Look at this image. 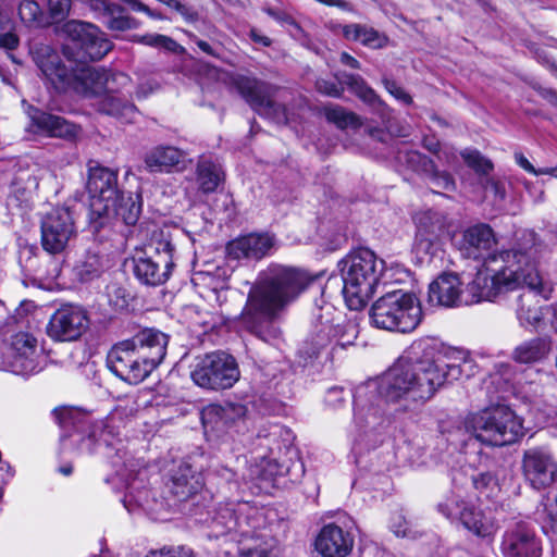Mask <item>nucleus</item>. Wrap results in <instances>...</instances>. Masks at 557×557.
<instances>
[{"label":"nucleus","instance_id":"f257e3e1","mask_svg":"<svg viewBox=\"0 0 557 557\" xmlns=\"http://www.w3.org/2000/svg\"><path fill=\"white\" fill-rule=\"evenodd\" d=\"M460 364L435 358L428 341L414 342L377 382L358 387L354 399L355 442L371 437L385 422L383 403L431 399L445 382L460 379Z\"/></svg>","mask_w":557,"mask_h":557},{"label":"nucleus","instance_id":"f03ea898","mask_svg":"<svg viewBox=\"0 0 557 557\" xmlns=\"http://www.w3.org/2000/svg\"><path fill=\"white\" fill-rule=\"evenodd\" d=\"M496 244L493 228L488 224L478 223L463 231L459 249L466 258L482 260L483 267L478 272H487L493 283L505 281L497 284L500 289L512 288L525 277L535 278L533 274L521 272L523 262L539 258L541 243L535 232H518L509 249L494 250Z\"/></svg>","mask_w":557,"mask_h":557},{"label":"nucleus","instance_id":"7ed1b4c3","mask_svg":"<svg viewBox=\"0 0 557 557\" xmlns=\"http://www.w3.org/2000/svg\"><path fill=\"white\" fill-rule=\"evenodd\" d=\"M313 280L305 270L278 264L269 267L248 294L240 317L243 325L264 342L278 337L280 330L272 321Z\"/></svg>","mask_w":557,"mask_h":557},{"label":"nucleus","instance_id":"20e7f679","mask_svg":"<svg viewBox=\"0 0 557 557\" xmlns=\"http://www.w3.org/2000/svg\"><path fill=\"white\" fill-rule=\"evenodd\" d=\"M30 54L42 75L59 91L73 90L97 102L107 91H115V85L128 87L131 78L122 72H110L90 66L66 65L49 45L35 44Z\"/></svg>","mask_w":557,"mask_h":557},{"label":"nucleus","instance_id":"39448f33","mask_svg":"<svg viewBox=\"0 0 557 557\" xmlns=\"http://www.w3.org/2000/svg\"><path fill=\"white\" fill-rule=\"evenodd\" d=\"M168 344L165 333L156 329L141 330L109 350L107 366L121 380L138 384L162 362Z\"/></svg>","mask_w":557,"mask_h":557},{"label":"nucleus","instance_id":"423d86ee","mask_svg":"<svg viewBox=\"0 0 557 557\" xmlns=\"http://www.w3.org/2000/svg\"><path fill=\"white\" fill-rule=\"evenodd\" d=\"M339 320V313L332 304L323 299L314 304L309 333L298 350L306 362L314 359L332 361L339 351L354 344L356 326Z\"/></svg>","mask_w":557,"mask_h":557},{"label":"nucleus","instance_id":"0eeeda50","mask_svg":"<svg viewBox=\"0 0 557 557\" xmlns=\"http://www.w3.org/2000/svg\"><path fill=\"white\" fill-rule=\"evenodd\" d=\"M343 296L350 310H361L373 296L384 261L368 248L349 252L341 262Z\"/></svg>","mask_w":557,"mask_h":557},{"label":"nucleus","instance_id":"6e6552de","mask_svg":"<svg viewBox=\"0 0 557 557\" xmlns=\"http://www.w3.org/2000/svg\"><path fill=\"white\" fill-rule=\"evenodd\" d=\"M497 284L500 282L493 283L487 272H476L473 280L463 287L458 274L445 272L429 285L428 300L431 305L447 308L493 301L502 290Z\"/></svg>","mask_w":557,"mask_h":557},{"label":"nucleus","instance_id":"1a4fd4ad","mask_svg":"<svg viewBox=\"0 0 557 557\" xmlns=\"http://www.w3.org/2000/svg\"><path fill=\"white\" fill-rule=\"evenodd\" d=\"M463 425L466 432L491 446L510 445L523 435L522 420L504 404L468 414Z\"/></svg>","mask_w":557,"mask_h":557},{"label":"nucleus","instance_id":"9d476101","mask_svg":"<svg viewBox=\"0 0 557 557\" xmlns=\"http://www.w3.org/2000/svg\"><path fill=\"white\" fill-rule=\"evenodd\" d=\"M422 319L421 306L411 293L403 289L386 292L371 307L372 324L389 332L410 333Z\"/></svg>","mask_w":557,"mask_h":557},{"label":"nucleus","instance_id":"9b49d317","mask_svg":"<svg viewBox=\"0 0 557 557\" xmlns=\"http://www.w3.org/2000/svg\"><path fill=\"white\" fill-rule=\"evenodd\" d=\"M537 259L528 260L525 264H521L522 271L525 274H533L535 278L525 277L520 281L517 286L508 289H503L499 295L508 292L519 290L511 300V308L513 309L519 324L524 327H537L543 320V308L541 305V296L547 298V290L544 287L542 278L535 268Z\"/></svg>","mask_w":557,"mask_h":557},{"label":"nucleus","instance_id":"f8f14e48","mask_svg":"<svg viewBox=\"0 0 557 557\" xmlns=\"http://www.w3.org/2000/svg\"><path fill=\"white\" fill-rule=\"evenodd\" d=\"M45 357L37 339L29 333L20 332L9 344L0 346V370L17 375H33L44 368Z\"/></svg>","mask_w":557,"mask_h":557},{"label":"nucleus","instance_id":"ddd939ff","mask_svg":"<svg viewBox=\"0 0 557 557\" xmlns=\"http://www.w3.org/2000/svg\"><path fill=\"white\" fill-rule=\"evenodd\" d=\"M257 512V508L248 502L219 505L210 520L208 537L220 539L228 535L234 541L237 536L249 534L256 528Z\"/></svg>","mask_w":557,"mask_h":557},{"label":"nucleus","instance_id":"4468645a","mask_svg":"<svg viewBox=\"0 0 557 557\" xmlns=\"http://www.w3.org/2000/svg\"><path fill=\"white\" fill-rule=\"evenodd\" d=\"M193 381L202 388L225 389L239 379L235 358L224 351H214L200 358L191 371Z\"/></svg>","mask_w":557,"mask_h":557},{"label":"nucleus","instance_id":"2eb2a0df","mask_svg":"<svg viewBox=\"0 0 557 557\" xmlns=\"http://www.w3.org/2000/svg\"><path fill=\"white\" fill-rule=\"evenodd\" d=\"M174 246L169 240H160L151 245L144 256L134 258V274L136 278L148 286L164 284L174 268Z\"/></svg>","mask_w":557,"mask_h":557},{"label":"nucleus","instance_id":"dca6fc26","mask_svg":"<svg viewBox=\"0 0 557 557\" xmlns=\"http://www.w3.org/2000/svg\"><path fill=\"white\" fill-rule=\"evenodd\" d=\"M55 421L59 423L61 429L64 431L61 434L60 440L63 446L66 442L77 444V450L82 454H92L97 446L104 444L106 446H113V434L108 425L99 422L92 425L87 436L78 430L83 425H79L74 419V412L67 408L54 409L52 412Z\"/></svg>","mask_w":557,"mask_h":557},{"label":"nucleus","instance_id":"f3484780","mask_svg":"<svg viewBox=\"0 0 557 557\" xmlns=\"http://www.w3.org/2000/svg\"><path fill=\"white\" fill-rule=\"evenodd\" d=\"M499 550L504 557H542L543 541L530 521L515 518L505 527Z\"/></svg>","mask_w":557,"mask_h":557},{"label":"nucleus","instance_id":"a211bd4d","mask_svg":"<svg viewBox=\"0 0 557 557\" xmlns=\"http://www.w3.org/2000/svg\"><path fill=\"white\" fill-rule=\"evenodd\" d=\"M87 190L90 196V215L102 219L114 206V199L121 193L117 189L116 172L100 165L89 166Z\"/></svg>","mask_w":557,"mask_h":557},{"label":"nucleus","instance_id":"6ab92c4d","mask_svg":"<svg viewBox=\"0 0 557 557\" xmlns=\"http://www.w3.org/2000/svg\"><path fill=\"white\" fill-rule=\"evenodd\" d=\"M235 87L240 96L260 115L282 124L287 122L286 108L270 98V87L267 83L253 77L238 76Z\"/></svg>","mask_w":557,"mask_h":557},{"label":"nucleus","instance_id":"aec40b11","mask_svg":"<svg viewBox=\"0 0 557 557\" xmlns=\"http://www.w3.org/2000/svg\"><path fill=\"white\" fill-rule=\"evenodd\" d=\"M521 469L524 479L535 490L550 486L557 480V460L546 447H531L523 451Z\"/></svg>","mask_w":557,"mask_h":557},{"label":"nucleus","instance_id":"412c9836","mask_svg":"<svg viewBox=\"0 0 557 557\" xmlns=\"http://www.w3.org/2000/svg\"><path fill=\"white\" fill-rule=\"evenodd\" d=\"M76 234L73 216L67 208H55L41 222V246L51 253L63 252Z\"/></svg>","mask_w":557,"mask_h":557},{"label":"nucleus","instance_id":"4be33fe9","mask_svg":"<svg viewBox=\"0 0 557 557\" xmlns=\"http://www.w3.org/2000/svg\"><path fill=\"white\" fill-rule=\"evenodd\" d=\"M88 324L87 312L82 307L65 305L51 315L47 334L58 342H73L87 331Z\"/></svg>","mask_w":557,"mask_h":557},{"label":"nucleus","instance_id":"5701e85b","mask_svg":"<svg viewBox=\"0 0 557 557\" xmlns=\"http://www.w3.org/2000/svg\"><path fill=\"white\" fill-rule=\"evenodd\" d=\"M63 29L92 61L102 59L113 47L107 35L95 24L72 20L65 23Z\"/></svg>","mask_w":557,"mask_h":557},{"label":"nucleus","instance_id":"b1692460","mask_svg":"<svg viewBox=\"0 0 557 557\" xmlns=\"http://www.w3.org/2000/svg\"><path fill=\"white\" fill-rule=\"evenodd\" d=\"M354 546V536L335 523L324 525L315 539V549L323 557H346Z\"/></svg>","mask_w":557,"mask_h":557},{"label":"nucleus","instance_id":"393cba45","mask_svg":"<svg viewBox=\"0 0 557 557\" xmlns=\"http://www.w3.org/2000/svg\"><path fill=\"white\" fill-rule=\"evenodd\" d=\"M274 236L269 233H251L228 243L226 249L234 259L259 260L274 247Z\"/></svg>","mask_w":557,"mask_h":557},{"label":"nucleus","instance_id":"a878e982","mask_svg":"<svg viewBox=\"0 0 557 557\" xmlns=\"http://www.w3.org/2000/svg\"><path fill=\"white\" fill-rule=\"evenodd\" d=\"M462 527L472 535L487 543H492L499 530V524L491 510H484L470 505L463 509L461 516Z\"/></svg>","mask_w":557,"mask_h":557},{"label":"nucleus","instance_id":"bb28decb","mask_svg":"<svg viewBox=\"0 0 557 557\" xmlns=\"http://www.w3.org/2000/svg\"><path fill=\"white\" fill-rule=\"evenodd\" d=\"M27 115L32 121V125L37 128L38 133L46 134L50 137L72 139L76 137L78 133L76 125L65 119L44 112L33 106H28Z\"/></svg>","mask_w":557,"mask_h":557},{"label":"nucleus","instance_id":"cd10ccee","mask_svg":"<svg viewBox=\"0 0 557 557\" xmlns=\"http://www.w3.org/2000/svg\"><path fill=\"white\" fill-rule=\"evenodd\" d=\"M186 153L173 146H157L146 152L145 168L150 173H169L185 162Z\"/></svg>","mask_w":557,"mask_h":557},{"label":"nucleus","instance_id":"c85d7f7f","mask_svg":"<svg viewBox=\"0 0 557 557\" xmlns=\"http://www.w3.org/2000/svg\"><path fill=\"white\" fill-rule=\"evenodd\" d=\"M125 88L126 87L115 85V91H107L97 102H94L92 104L101 113L111 115L122 121L123 123H132L137 115V110L128 99L120 95V89Z\"/></svg>","mask_w":557,"mask_h":557},{"label":"nucleus","instance_id":"c756f323","mask_svg":"<svg viewBox=\"0 0 557 557\" xmlns=\"http://www.w3.org/2000/svg\"><path fill=\"white\" fill-rule=\"evenodd\" d=\"M332 29L334 32L339 30L346 40L360 42L371 49H382L388 44V37L385 34L366 24H338Z\"/></svg>","mask_w":557,"mask_h":557},{"label":"nucleus","instance_id":"7c9ffc66","mask_svg":"<svg viewBox=\"0 0 557 557\" xmlns=\"http://www.w3.org/2000/svg\"><path fill=\"white\" fill-rule=\"evenodd\" d=\"M407 162L412 170L425 174L433 186L445 190L455 189V182L451 175L446 171H440L434 161L429 157L418 151H411L407 153Z\"/></svg>","mask_w":557,"mask_h":557},{"label":"nucleus","instance_id":"2f4dec72","mask_svg":"<svg viewBox=\"0 0 557 557\" xmlns=\"http://www.w3.org/2000/svg\"><path fill=\"white\" fill-rule=\"evenodd\" d=\"M202 485L201 476L194 473L189 465L183 463L172 475L170 491L180 502H184L197 494Z\"/></svg>","mask_w":557,"mask_h":557},{"label":"nucleus","instance_id":"473e14b6","mask_svg":"<svg viewBox=\"0 0 557 557\" xmlns=\"http://www.w3.org/2000/svg\"><path fill=\"white\" fill-rule=\"evenodd\" d=\"M552 341L548 337H534L522 342L512 350V359L518 363H537L548 357Z\"/></svg>","mask_w":557,"mask_h":557},{"label":"nucleus","instance_id":"72a5a7b5","mask_svg":"<svg viewBox=\"0 0 557 557\" xmlns=\"http://www.w3.org/2000/svg\"><path fill=\"white\" fill-rule=\"evenodd\" d=\"M141 212V202L138 195L124 193L119 194V198L114 199V206L108 210V214L103 218L111 215L120 218L126 225H135Z\"/></svg>","mask_w":557,"mask_h":557},{"label":"nucleus","instance_id":"f704fd0d","mask_svg":"<svg viewBox=\"0 0 557 557\" xmlns=\"http://www.w3.org/2000/svg\"><path fill=\"white\" fill-rule=\"evenodd\" d=\"M250 531L249 534L236 537L238 542L239 557H271L274 547L273 540L265 535H253Z\"/></svg>","mask_w":557,"mask_h":557},{"label":"nucleus","instance_id":"c9c22d12","mask_svg":"<svg viewBox=\"0 0 557 557\" xmlns=\"http://www.w3.org/2000/svg\"><path fill=\"white\" fill-rule=\"evenodd\" d=\"M222 178L223 171L219 164L210 159L199 160L197 164V182L203 193H213Z\"/></svg>","mask_w":557,"mask_h":557},{"label":"nucleus","instance_id":"e433bc0d","mask_svg":"<svg viewBox=\"0 0 557 557\" xmlns=\"http://www.w3.org/2000/svg\"><path fill=\"white\" fill-rule=\"evenodd\" d=\"M336 81L344 87L354 92L362 101L369 104H375L380 101L376 92L367 84V82L357 74H350L346 72L337 73L335 75Z\"/></svg>","mask_w":557,"mask_h":557},{"label":"nucleus","instance_id":"4c0bfd02","mask_svg":"<svg viewBox=\"0 0 557 557\" xmlns=\"http://www.w3.org/2000/svg\"><path fill=\"white\" fill-rule=\"evenodd\" d=\"M103 271L104 264L101 257L90 251L86 252L73 269L74 275L82 283L90 282L99 277Z\"/></svg>","mask_w":557,"mask_h":557},{"label":"nucleus","instance_id":"58836bf2","mask_svg":"<svg viewBox=\"0 0 557 557\" xmlns=\"http://www.w3.org/2000/svg\"><path fill=\"white\" fill-rule=\"evenodd\" d=\"M106 26L110 30L125 32L139 27V22L126 13V10L120 4H114L109 9L106 16Z\"/></svg>","mask_w":557,"mask_h":557},{"label":"nucleus","instance_id":"ea45409f","mask_svg":"<svg viewBox=\"0 0 557 557\" xmlns=\"http://www.w3.org/2000/svg\"><path fill=\"white\" fill-rule=\"evenodd\" d=\"M416 235L440 237L444 227L441 215L432 210L420 212L416 215Z\"/></svg>","mask_w":557,"mask_h":557},{"label":"nucleus","instance_id":"a19ab883","mask_svg":"<svg viewBox=\"0 0 557 557\" xmlns=\"http://www.w3.org/2000/svg\"><path fill=\"white\" fill-rule=\"evenodd\" d=\"M470 503L463 500L459 495L450 493L437 504V511L448 520L461 522L463 509L470 507Z\"/></svg>","mask_w":557,"mask_h":557},{"label":"nucleus","instance_id":"79ce46f5","mask_svg":"<svg viewBox=\"0 0 557 557\" xmlns=\"http://www.w3.org/2000/svg\"><path fill=\"white\" fill-rule=\"evenodd\" d=\"M325 117L329 122L334 123L337 127L345 129L347 127L357 128L361 126L358 115L347 111L339 106H329L324 108Z\"/></svg>","mask_w":557,"mask_h":557},{"label":"nucleus","instance_id":"37998d69","mask_svg":"<svg viewBox=\"0 0 557 557\" xmlns=\"http://www.w3.org/2000/svg\"><path fill=\"white\" fill-rule=\"evenodd\" d=\"M461 157L466 164L471 168L480 178L490 176L494 165L492 161L485 158L480 151L475 149H466L461 152Z\"/></svg>","mask_w":557,"mask_h":557},{"label":"nucleus","instance_id":"c03bdc74","mask_svg":"<svg viewBox=\"0 0 557 557\" xmlns=\"http://www.w3.org/2000/svg\"><path fill=\"white\" fill-rule=\"evenodd\" d=\"M413 250L421 261H432L441 250L440 237L416 235Z\"/></svg>","mask_w":557,"mask_h":557},{"label":"nucleus","instance_id":"a18cd8bd","mask_svg":"<svg viewBox=\"0 0 557 557\" xmlns=\"http://www.w3.org/2000/svg\"><path fill=\"white\" fill-rule=\"evenodd\" d=\"M106 297L108 305L116 312L125 310L131 299L129 293L119 283H110L106 287Z\"/></svg>","mask_w":557,"mask_h":557},{"label":"nucleus","instance_id":"49530a36","mask_svg":"<svg viewBox=\"0 0 557 557\" xmlns=\"http://www.w3.org/2000/svg\"><path fill=\"white\" fill-rule=\"evenodd\" d=\"M134 41L150 47H161L169 51H174L177 47V44L174 39L160 34H147L143 36L135 35Z\"/></svg>","mask_w":557,"mask_h":557},{"label":"nucleus","instance_id":"de8ad7c7","mask_svg":"<svg viewBox=\"0 0 557 557\" xmlns=\"http://www.w3.org/2000/svg\"><path fill=\"white\" fill-rule=\"evenodd\" d=\"M18 14L28 24H40L42 22V11L39 4L33 0L22 1L18 7Z\"/></svg>","mask_w":557,"mask_h":557},{"label":"nucleus","instance_id":"09e8293b","mask_svg":"<svg viewBox=\"0 0 557 557\" xmlns=\"http://www.w3.org/2000/svg\"><path fill=\"white\" fill-rule=\"evenodd\" d=\"M257 468H260L257 475L265 481L272 480L276 475H282L284 470L283 466H281L275 458L271 457H262Z\"/></svg>","mask_w":557,"mask_h":557},{"label":"nucleus","instance_id":"8fccbe9b","mask_svg":"<svg viewBox=\"0 0 557 557\" xmlns=\"http://www.w3.org/2000/svg\"><path fill=\"white\" fill-rule=\"evenodd\" d=\"M480 185L484 190L491 191L496 200L503 201L506 197L505 183L495 176H485L480 178Z\"/></svg>","mask_w":557,"mask_h":557},{"label":"nucleus","instance_id":"3c124183","mask_svg":"<svg viewBox=\"0 0 557 557\" xmlns=\"http://www.w3.org/2000/svg\"><path fill=\"white\" fill-rule=\"evenodd\" d=\"M472 483L480 493L493 492L497 488V480L491 472H481L473 475Z\"/></svg>","mask_w":557,"mask_h":557},{"label":"nucleus","instance_id":"603ef678","mask_svg":"<svg viewBox=\"0 0 557 557\" xmlns=\"http://www.w3.org/2000/svg\"><path fill=\"white\" fill-rule=\"evenodd\" d=\"M315 89L325 96L333 98H341L344 92V87L337 82L318 78L315 81Z\"/></svg>","mask_w":557,"mask_h":557},{"label":"nucleus","instance_id":"864d4df0","mask_svg":"<svg viewBox=\"0 0 557 557\" xmlns=\"http://www.w3.org/2000/svg\"><path fill=\"white\" fill-rule=\"evenodd\" d=\"M146 557H197L190 548L184 546L163 547L151 550Z\"/></svg>","mask_w":557,"mask_h":557},{"label":"nucleus","instance_id":"5fc2aeb1","mask_svg":"<svg viewBox=\"0 0 557 557\" xmlns=\"http://www.w3.org/2000/svg\"><path fill=\"white\" fill-rule=\"evenodd\" d=\"M382 83L385 89L397 100L404 102L405 104H411L412 98L409 94L405 91L394 79L388 77H383Z\"/></svg>","mask_w":557,"mask_h":557},{"label":"nucleus","instance_id":"6e6d98bb","mask_svg":"<svg viewBox=\"0 0 557 557\" xmlns=\"http://www.w3.org/2000/svg\"><path fill=\"white\" fill-rule=\"evenodd\" d=\"M433 151L438 161L445 163L449 168H454L458 161L456 152L448 147H440L437 144L428 147Z\"/></svg>","mask_w":557,"mask_h":557},{"label":"nucleus","instance_id":"4d7b16f0","mask_svg":"<svg viewBox=\"0 0 557 557\" xmlns=\"http://www.w3.org/2000/svg\"><path fill=\"white\" fill-rule=\"evenodd\" d=\"M166 7L175 10L188 23H194L198 20V13L180 0H170Z\"/></svg>","mask_w":557,"mask_h":557},{"label":"nucleus","instance_id":"13d9d810","mask_svg":"<svg viewBox=\"0 0 557 557\" xmlns=\"http://www.w3.org/2000/svg\"><path fill=\"white\" fill-rule=\"evenodd\" d=\"M72 0H48L51 16L54 20L64 18L71 9Z\"/></svg>","mask_w":557,"mask_h":557},{"label":"nucleus","instance_id":"bf43d9fd","mask_svg":"<svg viewBox=\"0 0 557 557\" xmlns=\"http://www.w3.org/2000/svg\"><path fill=\"white\" fill-rule=\"evenodd\" d=\"M267 13L272 17L274 18L275 21H277L278 23H281L282 25L284 26H290L293 27L294 29H296L297 32H301V28L300 26L298 25V23L288 14L284 13V12H281V11H276L274 9H268L267 10Z\"/></svg>","mask_w":557,"mask_h":557},{"label":"nucleus","instance_id":"052dcab7","mask_svg":"<svg viewBox=\"0 0 557 557\" xmlns=\"http://www.w3.org/2000/svg\"><path fill=\"white\" fill-rule=\"evenodd\" d=\"M3 32L0 34V47L8 50L15 49L18 46L17 36L11 32V27Z\"/></svg>","mask_w":557,"mask_h":557},{"label":"nucleus","instance_id":"680f3d73","mask_svg":"<svg viewBox=\"0 0 557 557\" xmlns=\"http://www.w3.org/2000/svg\"><path fill=\"white\" fill-rule=\"evenodd\" d=\"M515 160L517 162V164L522 168L524 171H527L528 173H531L533 175H541L540 173V169H535L531 163L530 161L520 152H516L515 153Z\"/></svg>","mask_w":557,"mask_h":557},{"label":"nucleus","instance_id":"e2e57ef3","mask_svg":"<svg viewBox=\"0 0 557 557\" xmlns=\"http://www.w3.org/2000/svg\"><path fill=\"white\" fill-rule=\"evenodd\" d=\"M547 523L550 530L557 534V496L556 499L547 507Z\"/></svg>","mask_w":557,"mask_h":557},{"label":"nucleus","instance_id":"0e129e2a","mask_svg":"<svg viewBox=\"0 0 557 557\" xmlns=\"http://www.w3.org/2000/svg\"><path fill=\"white\" fill-rule=\"evenodd\" d=\"M344 389L341 387H332L327 392L326 401L335 406L337 401L343 400Z\"/></svg>","mask_w":557,"mask_h":557},{"label":"nucleus","instance_id":"69168bd1","mask_svg":"<svg viewBox=\"0 0 557 557\" xmlns=\"http://www.w3.org/2000/svg\"><path fill=\"white\" fill-rule=\"evenodd\" d=\"M339 61H341V63H343L344 65H346L350 69L359 70L361 67L360 62L347 52L341 53Z\"/></svg>","mask_w":557,"mask_h":557},{"label":"nucleus","instance_id":"338daca9","mask_svg":"<svg viewBox=\"0 0 557 557\" xmlns=\"http://www.w3.org/2000/svg\"><path fill=\"white\" fill-rule=\"evenodd\" d=\"M221 411V408L218 406H210L206 408L202 412L203 425L207 426L208 421L211 420L213 417H220Z\"/></svg>","mask_w":557,"mask_h":557},{"label":"nucleus","instance_id":"774afa93","mask_svg":"<svg viewBox=\"0 0 557 557\" xmlns=\"http://www.w3.org/2000/svg\"><path fill=\"white\" fill-rule=\"evenodd\" d=\"M497 371H498L499 375L506 382H510V381L513 380V376H512V366L511 364H509V363H500L497 367Z\"/></svg>","mask_w":557,"mask_h":557}]
</instances>
